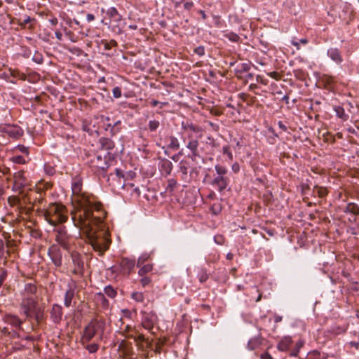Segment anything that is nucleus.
I'll list each match as a JSON object with an SVG mask.
<instances>
[{
    "mask_svg": "<svg viewBox=\"0 0 359 359\" xmlns=\"http://www.w3.org/2000/svg\"><path fill=\"white\" fill-rule=\"evenodd\" d=\"M82 186L81 178H73L72 190L77 206L72 212V219L74 226L86 236L93 249L102 256L111 243L104 223L107 212L95 196L82 192Z\"/></svg>",
    "mask_w": 359,
    "mask_h": 359,
    "instance_id": "obj_1",
    "label": "nucleus"
},
{
    "mask_svg": "<svg viewBox=\"0 0 359 359\" xmlns=\"http://www.w3.org/2000/svg\"><path fill=\"white\" fill-rule=\"evenodd\" d=\"M105 330V322L100 319H93L84 327L83 332L81 339L83 345L88 343L95 336H98L100 339H102Z\"/></svg>",
    "mask_w": 359,
    "mask_h": 359,
    "instance_id": "obj_2",
    "label": "nucleus"
},
{
    "mask_svg": "<svg viewBox=\"0 0 359 359\" xmlns=\"http://www.w3.org/2000/svg\"><path fill=\"white\" fill-rule=\"evenodd\" d=\"M46 220L52 226L65 222L67 219L65 207L57 203H51L44 210Z\"/></svg>",
    "mask_w": 359,
    "mask_h": 359,
    "instance_id": "obj_3",
    "label": "nucleus"
},
{
    "mask_svg": "<svg viewBox=\"0 0 359 359\" xmlns=\"http://www.w3.org/2000/svg\"><path fill=\"white\" fill-rule=\"evenodd\" d=\"M114 159V154L107 152L104 156L95 154L91 156L88 163L95 172L104 174Z\"/></svg>",
    "mask_w": 359,
    "mask_h": 359,
    "instance_id": "obj_4",
    "label": "nucleus"
},
{
    "mask_svg": "<svg viewBox=\"0 0 359 359\" xmlns=\"http://www.w3.org/2000/svg\"><path fill=\"white\" fill-rule=\"evenodd\" d=\"M215 170L217 175L210 182V184L215 187L218 191L222 192L224 191L229 184V179L226 176L227 169L221 165H215Z\"/></svg>",
    "mask_w": 359,
    "mask_h": 359,
    "instance_id": "obj_5",
    "label": "nucleus"
},
{
    "mask_svg": "<svg viewBox=\"0 0 359 359\" xmlns=\"http://www.w3.org/2000/svg\"><path fill=\"white\" fill-rule=\"evenodd\" d=\"M70 257L72 264L71 273L76 277L83 278L85 273L83 256L78 251L73 250L70 252Z\"/></svg>",
    "mask_w": 359,
    "mask_h": 359,
    "instance_id": "obj_6",
    "label": "nucleus"
},
{
    "mask_svg": "<svg viewBox=\"0 0 359 359\" xmlns=\"http://www.w3.org/2000/svg\"><path fill=\"white\" fill-rule=\"evenodd\" d=\"M20 313L26 318H32L33 312L38 308V302L34 297H22L20 303Z\"/></svg>",
    "mask_w": 359,
    "mask_h": 359,
    "instance_id": "obj_7",
    "label": "nucleus"
},
{
    "mask_svg": "<svg viewBox=\"0 0 359 359\" xmlns=\"http://www.w3.org/2000/svg\"><path fill=\"white\" fill-rule=\"evenodd\" d=\"M135 266V260L127 257L122 258L118 264L113 266L111 269L113 273L121 274L125 276H128L130 273L134 270Z\"/></svg>",
    "mask_w": 359,
    "mask_h": 359,
    "instance_id": "obj_8",
    "label": "nucleus"
},
{
    "mask_svg": "<svg viewBox=\"0 0 359 359\" xmlns=\"http://www.w3.org/2000/svg\"><path fill=\"white\" fill-rule=\"evenodd\" d=\"M55 231V241L63 249L69 250L71 236L67 233L65 226H60Z\"/></svg>",
    "mask_w": 359,
    "mask_h": 359,
    "instance_id": "obj_9",
    "label": "nucleus"
},
{
    "mask_svg": "<svg viewBox=\"0 0 359 359\" xmlns=\"http://www.w3.org/2000/svg\"><path fill=\"white\" fill-rule=\"evenodd\" d=\"M199 142L198 139H191L188 141L186 147L190 153L188 154L187 157L192 161L196 162L197 159H203L198 149Z\"/></svg>",
    "mask_w": 359,
    "mask_h": 359,
    "instance_id": "obj_10",
    "label": "nucleus"
},
{
    "mask_svg": "<svg viewBox=\"0 0 359 359\" xmlns=\"http://www.w3.org/2000/svg\"><path fill=\"white\" fill-rule=\"evenodd\" d=\"M48 255L53 264L59 268L62 264V253L60 248L56 245H52L48 250Z\"/></svg>",
    "mask_w": 359,
    "mask_h": 359,
    "instance_id": "obj_11",
    "label": "nucleus"
},
{
    "mask_svg": "<svg viewBox=\"0 0 359 359\" xmlns=\"http://www.w3.org/2000/svg\"><path fill=\"white\" fill-rule=\"evenodd\" d=\"M76 287V283L74 280H72L67 285V289L65 291L64 297V305L66 307H69L72 305V299L75 295Z\"/></svg>",
    "mask_w": 359,
    "mask_h": 359,
    "instance_id": "obj_12",
    "label": "nucleus"
},
{
    "mask_svg": "<svg viewBox=\"0 0 359 359\" xmlns=\"http://www.w3.org/2000/svg\"><path fill=\"white\" fill-rule=\"evenodd\" d=\"M28 185V180L24 170H19L14 174V187L21 189Z\"/></svg>",
    "mask_w": 359,
    "mask_h": 359,
    "instance_id": "obj_13",
    "label": "nucleus"
},
{
    "mask_svg": "<svg viewBox=\"0 0 359 359\" xmlns=\"http://www.w3.org/2000/svg\"><path fill=\"white\" fill-rule=\"evenodd\" d=\"M50 319L55 324H60L63 316L62 307L57 304H53L50 312Z\"/></svg>",
    "mask_w": 359,
    "mask_h": 359,
    "instance_id": "obj_14",
    "label": "nucleus"
},
{
    "mask_svg": "<svg viewBox=\"0 0 359 359\" xmlns=\"http://www.w3.org/2000/svg\"><path fill=\"white\" fill-rule=\"evenodd\" d=\"M156 317L154 314L144 313L141 325L144 329L151 332L156 323Z\"/></svg>",
    "mask_w": 359,
    "mask_h": 359,
    "instance_id": "obj_15",
    "label": "nucleus"
},
{
    "mask_svg": "<svg viewBox=\"0 0 359 359\" xmlns=\"http://www.w3.org/2000/svg\"><path fill=\"white\" fill-rule=\"evenodd\" d=\"M4 321L8 325H11L15 329H22L23 320H21L18 316L13 314H6L4 316Z\"/></svg>",
    "mask_w": 359,
    "mask_h": 359,
    "instance_id": "obj_16",
    "label": "nucleus"
},
{
    "mask_svg": "<svg viewBox=\"0 0 359 359\" xmlns=\"http://www.w3.org/2000/svg\"><path fill=\"white\" fill-rule=\"evenodd\" d=\"M158 168L160 171L167 176L170 175L173 165L170 160L167 158H162L159 161Z\"/></svg>",
    "mask_w": 359,
    "mask_h": 359,
    "instance_id": "obj_17",
    "label": "nucleus"
},
{
    "mask_svg": "<svg viewBox=\"0 0 359 359\" xmlns=\"http://www.w3.org/2000/svg\"><path fill=\"white\" fill-rule=\"evenodd\" d=\"M4 133L13 138H19L23 135V130L18 126H9L4 129Z\"/></svg>",
    "mask_w": 359,
    "mask_h": 359,
    "instance_id": "obj_18",
    "label": "nucleus"
},
{
    "mask_svg": "<svg viewBox=\"0 0 359 359\" xmlns=\"http://www.w3.org/2000/svg\"><path fill=\"white\" fill-rule=\"evenodd\" d=\"M167 143V148L172 150L177 151L180 148V143L179 140L174 135H168L165 138Z\"/></svg>",
    "mask_w": 359,
    "mask_h": 359,
    "instance_id": "obj_19",
    "label": "nucleus"
},
{
    "mask_svg": "<svg viewBox=\"0 0 359 359\" xmlns=\"http://www.w3.org/2000/svg\"><path fill=\"white\" fill-rule=\"evenodd\" d=\"M179 171L181 172V178L185 182H188V172L190 168V163L187 160H182L178 165Z\"/></svg>",
    "mask_w": 359,
    "mask_h": 359,
    "instance_id": "obj_20",
    "label": "nucleus"
},
{
    "mask_svg": "<svg viewBox=\"0 0 359 359\" xmlns=\"http://www.w3.org/2000/svg\"><path fill=\"white\" fill-rule=\"evenodd\" d=\"M37 291L36 285L33 283H26L24 286V290L21 292L22 297H34Z\"/></svg>",
    "mask_w": 359,
    "mask_h": 359,
    "instance_id": "obj_21",
    "label": "nucleus"
},
{
    "mask_svg": "<svg viewBox=\"0 0 359 359\" xmlns=\"http://www.w3.org/2000/svg\"><path fill=\"white\" fill-rule=\"evenodd\" d=\"M327 55L338 65L343 62L340 50L337 48H330L327 50Z\"/></svg>",
    "mask_w": 359,
    "mask_h": 359,
    "instance_id": "obj_22",
    "label": "nucleus"
},
{
    "mask_svg": "<svg viewBox=\"0 0 359 359\" xmlns=\"http://www.w3.org/2000/svg\"><path fill=\"white\" fill-rule=\"evenodd\" d=\"M182 130L184 132H194L198 133L201 131V128L190 121H182L181 124Z\"/></svg>",
    "mask_w": 359,
    "mask_h": 359,
    "instance_id": "obj_23",
    "label": "nucleus"
},
{
    "mask_svg": "<svg viewBox=\"0 0 359 359\" xmlns=\"http://www.w3.org/2000/svg\"><path fill=\"white\" fill-rule=\"evenodd\" d=\"M99 144L102 149L111 150L114 149L115 144L114 142L108 137H101L99 140Z\"/></svg>",
    "mask_w": 359,
    "mask_h": 359,
    "instance_id": "obj_24",
    "label": "nucleus"
},
{
    "mask_svg": "<svg viewBox=\"0 0 359 359\" xmlns=\"http://www.w3.org/2000/svg\"><path fill=\"white\" fill-rule=\"evenodd\" d=\"M9 245H5L4 241L0 238V259H4V264L6 262L7 258L10 256Z\"/></svg>",
    "mask_w": 359,
    "mask_h": 359,
    "instance_id": "obj_25",
    "label": "nucleus"
},
{
    "mask_svg": "<svg viewBox=\"0 0 359 359\" xmlns=\"http://www.w3.org/2000/svg\"><path fill=\"white\" fill-rule=\"evenodd\" d=\"M292 343V340L290 337H285L282 339L278 344L277 348L280 351H287Z\"/></svg>",
    "mask_w": 359,
    "mask_h": 359,
    "instance_id": "obj_26",
    "label": "nucleus"
},
{
    "mask_svg": "<svg viewBox=\"0 0 359 359\" xmlns=\"http://www.w3.org/2000/svg\"><path fill=\"white\" fill-rule=\"evenodd\" d=\"M344 212L349 213L353 216L359 215V205L355 203H348L345 207Z\"/></svg>",
    "mask_w": 359,
    "mask_h": 359,
    "instance_id": "obj_27",
    "label": "nucleus"
},
{
    "mask_svg": "<svg viewBox=\"0 0 359 359\" xmlns=\"http://www.w3.org/2000/svg\"><path fill=\"white\" fill-rule=\"evenodd\" d=\"M121 329V335L127 339L135 338V334H132L131 332H136V327L130 325H126Z\"/></svg>",
    "mask_w": 359,
    "mask_h": 359,
    "instance_id": "obj_28",
    "label": "nucleus"
},
{
    "mask_svg": "<svg viewBox=\"0 0 359 359\" xmlns=\"http://www.w3.org/2000/svg\"><path fill=\"white\" fill-rule=\"evenodd\" d=\"M250 69V65L249 63H241L238 64L236 69L235 73L238 77H239L240 74L243 73L248 72Z\"/></svg>",
    "mask_w": 359,
    "mask_h": 359,
    "instance_id": "obj_29",
    "label": "nucleus"
},
{
    "mask_svg": "<svg viewBox=\"0 0 359 359\" xmlns=\"http://www.w3.org/2000/svg\"><path fill=\"white\" fill-rule=\"evenodd\" d=\"M107 15L109 18L114 19L116 22H120L122 20V16L118 13L115 7L109 8L107 11Z\"/></svg>",
    "mask_w": 359,
    "mask_h": 359,
    "instance_id": "obj_30",
    "label": "nucleus"
},
{
    "mask_svg": "<svg viewBox=\"0 0 359 359\" xmlns=\"http://www.w3.org/2000/svg\"><path fill=\"white\" fill-rule=\"evenodd\" d=\"M334 110L338 118L343 121H346L348 118V115L346 114L344 109L341 106L334 107Z\"/></svg>",
    "mask_w": 359,
    "mask_h": 359,
    "instance_id": "obj_31",
    "label": "nucleus"
},
{
    "mask_svg": "<svg viewBox=\"0 0 359 359\" xmlns=\"http://www.w3.org/2000/svg\"><path fill=\"white\" fill-rule=\"evenodd\" d=\"M121 121L120 120H118L113 123H111V126L109 128L111 136H114L121 131Z\"/></svg>",
    "mask_w": 359,
    "mask_h": 359,
    "instance_id": "obj_32",
    "label": "nucleus"
},
{
    "mask_svg": "<svg viewBox=\"0 0 359 359\" xmlns=\"http://www.w3.org/2000/svg\"><path fill=\"white\" fill-rule=\"evenodd\" d=\"M308 43L309 40L306 38H302L298 40L295 36H293L291 39L292 45L296 47L297 50L300 49V44L306 45Z\"/></svg>",
    "mask_w": 359,
    "mask_h": 359,
    "instance_id": "obj_33",
    "label": "nucleus"
},
{
    "mask_svg": "<svg viewBox=\"0 0 359 359\" xmlns=\"http://www.w3.org/2000/svg\"><path fill=\"white\" fill-rule=\"evenodd\" d=\"M104 294H106L107 297L111 299L115 298L116 296L117 295L116 290L110 285H107L104 288Z\"/></svg>",
    "mask_w": 359,
    "mask_h": 359,
    "instance_id": "obj_34",
    "label": "nucleus"
},
{
    "mask_svg": "<svg viewBox=\"0 0 359 359\" xmlns=\"http://www.w3.org/2000/svg\"><path fill=\"white\" fill-rule=\"evenodd\" d=\"M313 193L316 194L320 198H324L327 196V189L323 187L315 186L313 188Z\"/></svg>",
    "mask_w": 359,
    "mask_h": 359,
    "instance_id": "obj_35",
    "label": "nucleus"
},
{
    "mask_svg": "<svg viewBox=\"0 0 359 359\" xmlns=\"http://www.w3.org/2000/svg\"><path fill=\"white\" fill-rule=\"evenodd\" d=\"M100 122L102 123L105 131L109 130V128L111 126V118L104 115L100 116Z\"/></svg>",
    "mask_w": 359,
    "mask_h": 359,
    "instance_id": "obj_36",
    "label": "nucleus"
},
{
    "mask_svg": "<svg viewBox=\"0 0 359 359\" xmlns=\"http://www.w3.org/2000/svg\"><path fill=\"white\" fill-rule=\"evenodd\" d=\"M9 72H10L11 76L13 78L23 80V81L26 79L25 74L20 72L18 69H10Z\"/></svg>",
    "mask_w": 359,
    "mask_h": 359,
    "instance_id": "obj_37",
    "label": "nucleus"
},
{
    "mask_svg": "<svg viewBox=\"0 0 359 359\" xmlns=\"http://www.w3.org/2000/svg\"><path fill=\"white\" fill-rule=\"evenodd\" d=\"M152 269L153 265L150 264H147L139 269L138 274L140 276H144L145 274L151 272Z\"/></svg>",
    "mask_w": 359,
    "mask_h": 359,
    "instance_id": "obj_38",
    "label": "nucleus"
},
{
    "mask_svg": "<svg viewBox=\"0 0 359 359\" xmlns=\"http://www.w3.org/2000/svg\"><path fill=\"white\" fill-rule=\"evenodd\" d=\"M84 348L88 350L90 353H96L99 349V345L96 343L88 344L86 343L83 345Z\"/></svg>",
    "mask_w": 359,
    "mask_h": 359,
    "instance_id": "obj_39",
    "label": "nucleus"
},
{
    "mask_svg": "<svg viewBox=\"0 0 359 359\" xmlns=\"http://www.w3.org/2000/svg\"><path fill=\"white\" fill-rule=\"evenodd\" d=\"M101 43L104 45V50H109L112 47H115L117 46V42L114 39H111L109 41H107L106 40H102L101 41Z\"/></svg>",
    "mask_w": 359,
    "mask_h": 359,
    "instance_id": "obj_40",
    "label": "nucleus"
},
{
    "mask_svg": "<svg viewBox=\"0 0 359 359\" xmlns=\"http://www.w3.org/2000/svg\"><path fill=\"white\" fill-rule=\"evenodd\" d=\"M97 296L98 299L100 300L102 307L104 309L107 308L109 305V302L106 299L104 294L102 292H98L97 293Z\"/></svg>",
    "mask_w": 359,
    "mask_h": 359,
    "instance_id": "obj_41",
    "label": "nucleus"
},
{
    "mask_svg": "<svg viewBox=\"0 0 359 359\" xmlns=\"http://www.w3.org/2000/svg\"><path fill=\"white\" fill-rule=\"evenodd\" d=\"M160 126V122L157 120H150L148 123V128L149 131L154 132Z\"/></svg>",
    "mask_w": 359,
    "mask_h": 359,
    "instance_id": "obj_42",
    "label": "nucleus"
},
{
    "mask_svg": "<svg viewBox=\"0 0 359 359\" xmlns=\"http://www.w3.org/2000/svg\"><path fill=\"white\" fill-rule=\"evenodd\" d=\"M43 317V311H41V309L40 308L38 307L35 310V311L33 312L32 318H34L38 323H40L42 320Z\"/></svg>",
    "mask_w": 359,
    "mask_h": 359,
    "instance_id": "obj_43",
    "label": "nucleus"
},
{
    "mask_svg": "<svg viewBox=\"0 0 359 359\" xmlns=\"http://www.w3.org/2000/svg\"><path fill=\"white\" fill-rule=\"evenodd\" d=\"M224 36L232 42H238L240 40V36L232 32L225 34Z\"/></svg>",
    "mask_w": 359,
    "mask_h": 359,
    "instance_id": "obj_44",
    "label": "nucleus"
},
{
    "mask_svg": "<svg viewBox=\"0 0 359 359\" xmlns=\"http://www.w3.org/2000/svg\"><path fill=\"white\" fill-rule=\"evenodd\" d=\"M177 182L175 179H173V178L169 179L168 180V185L166 187V190L170 192H172L174 191V189H175V187H177Z\"/></svg>",
    "mask_w": 359,
    "mask_h": 359,
    "instance_id": "obj_45",
    "label": "nucleus"
},
{
    "mask_svg": "<svg viewBox=\"0 0 359 359\" xmlns=\"http://www.w3.org/2000/svg\"><path fill=\"white\" fill-rule=\"evenodd\" d=\"M131 298L137 302H142L144 301V295L140 292H133L131 294Z\"/></svg>",
    "mask_w": 359,
    "mask_h": 359,
    "instance_id": "obj_46",
    "label": "nucleus"
},
{
    "mask_svg": "<svg viewBox=\"0 0 359 359\" xmlns=\"http://www.w3.org/2000/svg\"><path fill=\"white\" fill-rule=\"evenodd\" d=\"M199 281L201 283H205L209 278V276L205 269H201L198 274Z\"/></svg>",
    "mask_w": 359,
    "mask_h": 359,
    "instance_id": "obj_47",
    "label": "nucleus"
},
{
    "mask_svg": "<svg viewBox=\"0 0 359 359\" xmlns=\"http://www.w3.org/2000/svg\"><path fill=\"white\" fill-rule=\"evenodd\" d=\"M222 154L226 155L229 161L233 160V156L229 145H225L222 147Z\"/></svg>",
    "mask_w": 359,
    "mask_h": 359,
    "instance_id": "obj_48",
    "label": "nucleus"
},
{
    "mask_svg": "<svg viewBox=\"0 0 359 359\" xmlns=\"http://www.w3.org/2000/svg\"><path fill=\"white\" fill-rule=\"evenodd\" d=\"M44 171L49 176H53L55 173V168L48 163H45Z\"/></svg>",
    "mask_w": 359,
    "mask_h": 359,
    "instance_id": "obj_49",
    "label": "nucleus"
},
{
    "mask_svg": "<svg viewBox=\"0 0 359 359\" xmlns=\"http://www.w3.org/2000/svg\"><path fill=\"white\" fill-rule=\"evenodd\" d=\"M32 60L37 64H42L43 62V57L41 53L36 51L32 57Z\"/></svg>",
    "mask_w": 359,
    "mask_h": 359,
    "instance_id": "obj_50",
    "label": "nucleus"
},
{
    "mask_svg": "<svg viewBox=\"0 0 359 359\" xmlns=\"http://www.w3.org/2000/svg\"><path fill=\"white\" fill-rule=\"evenodd\" d=\"M8 276L7 270L4 268H0V287L4 285Z\"/></svg>",
    "mask_w": 359,
    "mask_h": 359,
    "instance_id": "obj_51",
    "label": "nucleus"
},
{
    "mask_svg": "<svg viewBox=\"0 0 359 359\" xmlns=\"http://www.w3.org/2000/svg\"><path fill=\"white\" fill-rule=\"evenodd\" d=\"M135 341L138 343H142V342H147V339L144 337V335L141 333L140 332L137 334L135 335V338H132Z\"/></svg>",
    "mask_w": 359,
    "mask_h": 359,
    "instance_id": "obj_52",
    "label": "nucleus"
},
{
    "mask_svg": "<svg viewBox=\"0 0 359 359\" xmlns=\"http://www.w3.org/2000/svg\"><path fill=\"white\" fill-rule=\"evenodd\" d=\"M36 20L34 18H32L29 16H26L25 18L23 20L22 22H19L18 25L21 27H25V25L28 23H30L32 22H34Z\"/></svg>",
    "mask_w": 359,
    "mask_h": 359,
    "instance_id": "obj_53",
    "label": "nucleus"
},
{
    "mask_svg": "<svg viewBox=\"0 0 359 359\" xmlns=\"http://www.w3.org/2000/svg\"><path fill=\"white\" fill-rule=\"evenodd\" d=\"M140 284L142 285V286L144 287L146 286H148L151 283V279L149 276H144L140 279Z\"/></svg>",
    "mask_w": 359,
    "mask_h": 359,
    "instance_id": "obj_54",
    "label": "nucleus"
},
{
    "mask_svg": "<svg viewBox=\"0 0 359 359\" xmlns=\"http://www.w3.org/2000/svg\"><path fill=\"white\" fill-rule=\"evenodd\" d=\"M13 161L18 164H25L26 163L25 158L22 156H15L13 157Z\"/></svg>",
    "mask_w": 359,
    "mask_h": 359,
    "instance_id": "obj_55",
    "label": "nucleus"
},
{
    "mask_svg": "<svg viewBox=\"0 0 359 359\" xmlns=\"http://www.w3.org/2000/svg\"><path fill=\"white\" fill-rule=\"evenodd\" d=\"M194 53L198 56H203L205 55V48L203 46H198L194 48Z\"/></svg>",
    "mask_w": 359,
    "mask_h": 359,
    "instance_id": "obj_56",
    "label": "nucleus"
},
{
    "mask_svg": "<svg viewBox=\"0 0 359 359\" xmlns=\"http://www.w3.org/2000/svg\"><path fill=\"white\" fill-rule=\"evenodd\" d=\"M113 96L115 98H119L121 97V88L118 86H116L112 90Z\"/></svg>",
    "mask_w": 359,
    "mask_h": 359,
    "instance_id": "obj_57",
    "label": "nucleus"
},
{
    "mask_svg": "<svg viewBox=\"0 0 359 359\" xmlns=\"http://www.w3.org/2000/svg\"><path fill=\"white\" fill-rule=\"evenodd\" d=\"M257 341L255 339H250L248 343V348L250 350H254L257 347Z\"/></svg>",
    "mask_w": 359,
    "mask_h": 359,
    "instance_id": "obj_58",
    "label": "nucleus"
},
{
    "mask_svg": "<svg viewBox=\"0 0 359 359\" xmlns=\"http://www.w3.org/2000/svg\"><path fill=\"white\" fill-rule=\"evenodd\" d=\"M17 149H18L20 152L25 154L27 155L29 154V149L28 147L24 146V145H18L17 147Z\"/></svg>",
    "mask_w": 359,
    "mask_h": 359,
    "instance_id": "obj_59",
    "label": "nucleus"
},
{
    "mask_svg": "<svg viewBox=\"0 0 359 359\" xmlns=\"http://www.w3.org/2000/svg\"><path fill=\"white\" fill-rule=\"evenodd\" d=\"M348 345L351 347H354L355 349L359 350V337L357 341H351L348 343Z\"/></svg>",
    "mask_w": 359,
    "mask_h": 359,
    "instance_id": "obj_60",
    "label": "nucleus"
},
{
    "mask_svg": "<svg viewBox=\"0 0 359 359\" xmlns=\"http://www.w3.org/2000/svg\"><path fill=\"white\" fill-rule=\"evenodd\" d=\"M231 170L234 173H238L240 171V165L238 163L235 162L231 165Z\"/></svg>",
    "mask_w": 359,
    "mask_h": 359,
    "instance_id": "obj_61",
    "label": "nucleus"
},
{
    "mask_svg": "<svg viewBox=\"0 0 359 359\" xmlns=\"http://www.w3.org/2000/svg\"><path fill=\"white\" fill-rule=\"evenodd\" d=\"M121 312L123 313L124 317L129 318V319L131 318L132 313L130 310L125 309H122Z\"/></svg>",
    "mask_w": 359,
    "mask_h": 359,
    "instance_id": "obj_62",
    "label": "nucleus"
},
{
    "mask_svg": "<svg viewBox=\"0 0 359 359\" xmlns=\"http://www.w3.org/2000/svg\"><path fill=\"white\" fill-rule=\"evenodd\" d=\"M208 124L210 126L213 131L217 132L219 130V127L217 124L212 123L211 121H208Z\"/></svg>",
    "mask_w": 359,
    "mask_h": 359,
    "instance_id": "obj_63",
    "label": "nucleus"
},
{
    "mask_svg": "<svg viewBox=\"0 0 359 359\" xmlns=\"http://www.w3.org/2000/svg\"><path fill=\"white\" fill-rule=\"evenodd\" d=\"M115 172H116V175L118 177V178H124L125 175H124V173L123 172L122 170L119 169V168H116L115 170Z\"/></svg>",
    "mask_w": 359,
    "mask_h": 359,
    "instance_id": "obj_64",
    "label": "nucleus"
}]
</instances>
